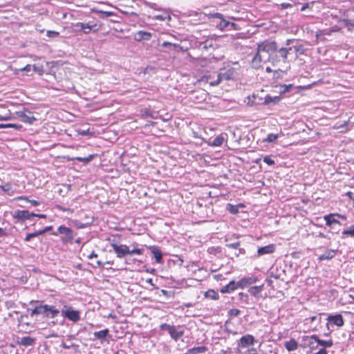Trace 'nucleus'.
Segmentation results:
<instances>
[{
    "label": "nucleus",
    "mask_w": 354,
    "mask_h": 354,
    "mask_svg": "<svg viewBox=\"0 0 354 354\" xmlns=\"http://www.w3.org/2000/svg\"><path fill=\"white\" fill-rule=\"evenodd\" d=\"M292 50V48L289 47H281L280 48H277V50L274 52V55H270L269 56L268 60L272 62V65H276L281 61L286 63L288 55Z\"/></svg>",
    "instance_id": "nucleus-1"
},
{
    "label": "nucleus",
    "mask_w": 354,
    "mask_h": 354,
    "mask_svg": "<svg viewBox=\"0 0 354 354\" xmlns=\"http://www.w3.org/2000/svg\"><path fill=\"white\" fill-rule=\"evenodd\" d=\"M160 327L161 330H166L175 341L178 340L184 335V330L180 326L162 324Z\"/></svg>",
    "instance_id": "nucleus-2"
},
{
    "label": "nucleus",
    "mask_w": 354,
    "mask_h": 354,
    "mask_svg": "<svg viewBox=\"0 0 354 354\" xmlns=\"http://www.w3.org/2000/svg\"><path fill=\"white\" fill-rule=\"evenodd\" d=\"M278 46L274 41L265 40L258 44L259 53L265 52L270 55H274L277 51Z\"/></svg>",
    "instance_id": "nucleus-3"
},
{
    "label": "nucleus",
    "mask_w": 354,
    "mask_h": 354,
    "mask_svg": "<svg viewBox=\"0 0 354 354\" xmlns=\"http://www.w3.org/2000/svg\"><path fill=\"white\" fill-rule=\"evenodd\" d=\"M235 71L234 68H230L227 71L221 72L216 75L215 81H209V84L212 86L218 85L223 80H230L234 78Z\"/></svg>",
    "instance_id": "nucleus-4"
},
{
    "label": "nucleus",
    "mask_w": 354,
    "mask_h": 354,
    "mask_svg": "<svg viewBox=\"0 0 354 354\" xmlns=\"http://www.w3.org/2000/svg\"><path fill=\"white\" fill-rule=\"evenodd\" d=\"M53 235L57 236L59 234L63 235L62 237V242L63 243H68L70 242L74 236L73 230L64 225H61L58 227L57 232H53Z\"/></svg>",
    "instance_id": "nucleus-5"
},
{
    "label": "nucleus",
    "mask_w": 354,
    "mask_h": 354,
    "mask_svg": "<svg viewBox=\"0 0 354 354\" xmlns=\"http://www.w3.org/2000/svg\"><path fill=\"white\" fill-rule=\"evenodd\" d=\"M62 315L73 322H77L80 320V312L73 309L71 307H65L61 310Z\"/></svg>",
    "instance_id": "nucleus-6"
},
{
    "label": "nucleus",
    "mask_w": 354,
    "mask_h": 354,
    "mask_svg": "<svg viewBox=\"0 0 354 354\" xmlns=\"http://www.w3.org/2000/svg\"><path fill=\"white\" fill-rule=\"evenodd\" d=\"M111 246L113 248L116 254L117 257L122 259L129 252V248L127 245H118L114 242L111 243Z\"/></svg>",
    "instance_id": "nucleus-7"
},
{
    "label": "nucleus",
    "mask_w": 354,
    "mask_h": 354,
    "mask_svg": "<svg viewBox=\"0 0 354 354\" xmlns=\"http://www.w3.org/2000/svg\"><path fill=\"white\" fill-rule=\"evenodd\" d=\"M301 342L304 347H309L310 349H316L317 348V335L303 336Z\"/></svg>",
    "instance_id": "nucleus-8"
},
{
    "label": "nucleus",
    "mask_w": 354,
    "mask_h": 354,
    "mask_svg": "<svg viewBox=\"0 0 354 354\" xmlns=\"http://www.w3.org/2000/svg\"><path fill=\"white\" fill-rule=\"evenodd\" d=\"M16 114L21 118L22 122L29 124H32L33 122L36 120L32 113L29 111H17Z\"/></svg>",
    "instance_id": "nucleus-9"
},
{
    "label": "nucleus",
    "mask_w": 354,
    "mask_h": 354,
    "mask_svg": "<svg viewBox=\"0 0 354 354\" xmlns=\"http://www.w3.org/2000/svg\"><path fill=\"white\" fill-rule=\"evenodd\" d=\"M254 343V337L251 335H245L241 337L238 343L239 347L245 348L253 345Z\"/></svg>",
    "instance_id": "nucleus-10"
},
{
    "label": "nucleus",
    "mask_w": 354,
    "mask_h": 354,
    "mask_svg": "<svg viewBox=\"0 0 354 354\" xmlns=\"http://www.w3.org/2000/svg\"><path fill=\"white\" fill-rule=\"evenodd\" d=\"M35 214L28 210H17L15 212L14 217L19 220L24 221L30 219Z\"/></svg>",
    "instance_id": "nucleus-11"
},
{
    "label": "nucleus",
    "mask_w": 354,
    "mask_h": 354,
    "mask_svg": "<svg viewBox=\"0 0 354 354\" xmlns=\"http://www.w3.org/2000/svg\"><path fill=\"white\" fill-rule=\"evenodd\" d=\"M97 26L96 24L91 25L89 24H84L78 22L75 24L77 30H82L84 33L88 34L91 31Z\"/></svg>",
    "instance_id": "nucleus-12"
},
{
    "label": "nucleus",
    "mask_w": 354,
    "mask_h": 354,
    "mask_svg": "<svg viewBox=\"0 0 354 354\" xmlns=\"http://www.w3.org/2000/svg\"><path fill=\"white\" fill-rule=\"evenodd\" d=\"M328 321L334 325L342 327L344 324L343 317L341 314H337L335 315H330L327 318Z\"/></svg>",
    "instance_id": "nucleus-13"
},
{
    "label": "nucleus",
    "mask_w": 354,
    "mask_h": 354,
    "mask_svg": "<svg viewBox=\"0 0 354 354\" xmlns=\"http://www.w3.org/2000/svg\"><path fill=\"white\" fill-rule=\"evenodd\" d=\"M238 288H240L239 285V281L236 282L235 281L232 280L229 282L226 286H223L221 289V292L222 293H230L235 290H236Z\"/></svg>",
    "instance_id": "nucleus-14"
},
{
    "label": "nucleus",
    "mask_w": 354,
    "mask_h": 354,
    "mask_svg": "<svg viewBox=\"0 0 354 354\" xmlns=\"http://www.w3.org/2000/svg\"><path fill=\"white\" fill-rule=\"evenodd\" d=\"M275 250V245L274 244H269L268 245L259 248L257 250V254L259 256H262L264 254H272Z\"/></svg>",
    "instance_id": "nucleus-15"
},
{
    "label": "nucleus",
    "mask_w": 354,
    "mask_h": 354,
    "mask_svg": "<svg viewBox=\"0 0 354 354\" xmlns=\"http://www.w3.org/2000/svg\"><path fill=\"white\" fill-rule=\"evenodd\" d=\"M167 45H170V50H174L177 52H185L187 50V48H184L180 44L171 41H164L162 43L161 46L167 47Z\"/></svg>",
    "instance_id": "nucleus-16"
},
{
    "label": "nucleus",
    "mask_w": 354,
    "mask_h": 354,
    "mask_svg": "<svg viewBox=\"0 0 354 354\" xmlns=\"http://www.w3.org/2000/svg\"><path fill=\"white\" fill-rule=\"evenodd\" d=\"M257 281V277H244L239 281V285L241 288H243L250 284L255 283Z\"/></svg>",
    "instance_id": "nucleus-17"
},
{
    "label": "nucleus",
    "mask_w": 354,
    "mask_h": 354,
    "mask_svg": "<svg viewBox=\"0 0 354 354\" xmlns=\"http://www.w3.org/2000/svg\"><path fill=\"white\" fill-rule=\"evenodd\" d=\"M337 215V213L325 215L324 216V219L326 221V225L328 226H331L333 224H340L339 221L335 218Z\"/></svg>",
    "instance_id": "nucleus-18"
},
{
    "label": "nucleus",
    "mask_w": 354,
    "mask_h": 354,
    "mask_svg": "<svg viewBox=\"0 0 354 354\" xmlns=\"http://www.w3.org/2000/svg\"><path fill=\"white\" fill-rule=\"evenodd\" d=\"M149 248L151 251V253L153 254L156 263H162V255L160 249L157 246H150Z\"/></svg>",
    "instance_id": "nucleus-19"
},
{
    "label": "nucleus",
    "mask_w": 354,
    "mask_h": 354,
    "mask_svg": "<svg viewBox=\"0 0 354 354\" xmlns=\"http://www.w3.org/2000/svg\"><path fill=\"white\" fill-rule=\"evenodd\" d=\"M336 252L337 251L335 250H331V249L326 250L324 252V254H322V255H320L318 257V260H319V261L330 260L335 256Z\"/></svg>",
    "instance_id": "nucleus-20"
},
{
    "label": "nucleus",
    "mask_w": 354,
    "mask_h": 354,
    "mask_svg": "<svg viewBox=\"0 0 354 354\" xmlns=\"http://www.w3.org/2000/svg\"><path fill=\"white\" fill-rule=\"evenodd\" d=\"M284 346L288 351H294L298 348V343L295 339L284 342Z\"/></svg>",
    "instance_id": "nucleus-21"
},
{
    "label": "nucleus",
    "mask_w": 354,
    "mask_h": 354,
    "mask_svg": "<svg viewBox=\"0 0 354 354\" xmlns=\"http://www.w3.org/2000/svg\"><path fill=\"white\" fill-rule=\"evenodd\" d=\"M262 62H263L262 56L260 54V53H259V50H257V53H256V55H254V57H253V59L252 60V67L256 69L260 68L261 64Z\"/></svg>",
    "instance_id": "nucleus-22"
},
{
    "label": "nucleus",
    "mask_w": 354,
    "mask_h": 354,
    "mask_svg": "<svg viewBox=\"0 0 354 354\" xmlns=\"http://www.w3.org/2000/svg\"><path fill=\"white\" fill-rule=\"evenodd\" d=\"M151 37H152V34L151 32L143 31V30H140L137 32L136 39L138 41H140V40L148 41L151 38Z\"/></svg>",
    "instance_id": "nucleus-23"
},
{
    "label": "nucleus",
    "mask_w": 354,
    "mask_h": 354,
    "mask_svg": "<svg viewBox=\"0 0 354 354\" xmlns=\"http://www.w3.org/2000/svg\"><path fill=\"white\" fill-rule=\"evenodd\" d=\"M35 342V339L30 336H26L21 338L19 344L24 346H32Z\"/></svg>",
    "instance_id": "nucleus-24"
},
{
    "label": "nucleus",
    "mask_w": 354,
    "mask_h": 354,
    "mask_svg": "<svg viewBox=\"0 0 354 354\" xmlns=\"http://www.w3.org/2000/svg\"><path fill=\"white\" fill-rule=\"evenodd\" d=\"M59 310L57 308H56L54 306H50L46 317L49 318H55L59 315Z\"/></svg>",
    "instance_id": "nucleus-25"
},
{
    "label": "nucleus",
    "mask_w": 354,
    "mask_h": 354,
    "mask_svg": "<svg viewBox=\"0 0 354 354\" xmlns=\"http://www.w3.org/2000/svg\"><path fill=\"white\" fill-rule=\"evenodd\" d=\"M352 126H350V123L348 121L344 122L342 124H336L333 127L334 129L340 130V132H346Z\"/></svg>",
    "instance_id": "nucleus-26"
},
{
    "label": "nucleus",
    "mask_w": 354,
    "mask_h": 354,
    "mask_svg": "<svg viewBox=\"0 0 354 354\" xmlns=\"http://www.w3.org/2000/svg\"><path fill=\"white\" fill-rule=\"evenodd\" d=\"M317 346L320 345V346H323L322 348H325V349H326V348H330L333 345V342L332 339L323 340V339H319L317 336Z\"/></svg>",
    "instance_id": "nucleus-27"
},
{
    "label": "nucleus",
    "mask_w": 354,
    "mask_h": 354,
    "mask_svg": "<svg viewBox=\"0 0 354 354\" xmlns=\"http://www.w3.org/2000/svg\"><path fill=\"white\" fill-rule=\"evenodd\" d=\"M205 297L213 300H218L219 299V295L214 290L209 289L205 292Z\"/></svg>",
    "instance_id": "nucleus-28"
},
{
    "label": "nucleus",
    "mask_w": 354,
    "mask_h": 354,
    "mask_svg": "<svg viewBox=\"0 0 354 354\" xmlns=\"http://www.w3.org/2000/svg\"><path fill=\"white\" fill-rule=\"evenodd\" d=\"M109 333V330L108 328H106L100 331L94 332L93 336L95 339H102L106 337Z\"/></svg>",
    "instance_id": "nucleus-29"
},
{
    "label": "nucleus",
    "mask_w": 354,
    "mask_h": 354,
    "mask_svg": "<svg viewBox=\"0 0 354 354\" xmlns=\"http://www.w3.org/2000/svg\"><path fill=\"white\" fill-rule=\"evenodd\" d=\"M95 156H96L95 154H90L87 157H84V158H82V157H75V158H71V160H77V161H80V162H82L84 164H88L89 162H91L95 157Z\"/></svg>",
    "instance_id": "nucleus-30"
},
{
    "label": "nucleus",
    "mask_w": 354,
    "mask_h": 354,
    "mask_svg": "<svg viewBox=\"0 0 354 354\" xmlns=\"http://www.w3.org/2000/svg\"><path fill=\"white\" fill-rule=\"evenodd\" d=\"M207 351V348L206 346H197L190 348L189 350V353L191 354H196V353H203Z\"/></svg>",
    "instance_id": "nucleus-31"
},
{
    "label": "nucleus",
    "mask_w": 354,
    "mask_h": 354,
    "mask_svg": "<svg viewBox=\"0 0 354 354\" xmlns=\"http://www.w3.org/2000/svg\"><path fill=\"white\" fill-rule=\"evenodd\" d=\"M224 141V138L222 136H216L214 140L209 143V145L212 147H220L222 145Z\"/></svg>",
    "instance_id": "nucleus-32"
},
{
    "label": "nucleus",
    "mask_w": 354,
    "mask_h": 354,
    "mask_svg": "<svg viewBox=\"0 0 354 354\" xmlns=\"http://www.w3.org/2000/svg\"><path fill=\"white\" fill-rule=\"evenodd\" d=\"M263 289V285L262 286H252L249 289V292L251 295H252L254 297H258L260 292H261Z\"/></svg>",
    "instance_id": "nucleus-33"
},
{
    "label": "nucleus",
    "mask_w": 354,
    "mask_h": 354,
    "mask_svg": "<svg viewBox=\"0 0 354 354\" xmlns=\"http://www.w3.org/2000/svg\"><path fill=\"white\" fill-rule=\"evenodd\" d=\"M229 25H230V21L225 20V18L223 17V19L221 20L220 23L216 25V28L218 30L223 31L225 28H227L229 26Z\"/></svg>",
    "instance_id": "nucleus-34"
},
{
    "label": "nucleus",
    "mask_w": 354,
    "mask_h": 354,
    "mask_svg": "<svg viewBox=\"0 0 354 354\" xmlns=\"http://www.w3.org/2000/svg\"><path fill=\"white\" fill-rule=\"evenodd\" d=\"M279 138V134L269 133L267 137L263 139L264 142L270 143L274 142Z\"/></svg>",
    "instance_id": "nucleus-35"
},
{
    "label": "nucleus",
    "mask_w": 354,
    "mask_h": 354,
    "mask_svg": "<svg viewBox=\"0 0 354 354\" xmlns=\"http://www.w3.org/2000/svg\"><path fill=\"white\" fill-rule=\"evenodd\" d=\"M153 19H155V20H159V21H165V20H168V21H170L171 20V17L169 14H164V15H156L153 17Z\"/></svg>",
    "instance_id": "nucleus-36"
},
{
    "label": "nucleus",
    "mask_w": 354,
    "mask_h": 354,
    "mask_svg": "<svg viewBox=\"0 0 354 354\" xmlns=\"http://www.w3.org/2000/svg\"><path fill=\"white\" fill-rule=\"evenodd\" d=\"M290 48H292V50H294L295 52V53H296L295 58L298 57L297 53L303 54L304 52V48L302 45L290 46Z\"/></svg>",
    "instance_id": "nucleus-37"
},
{
    "label": "nucleus",
    "mask_w": 354,
    "mask_h": 354,
    "mask_svg": "<svg viewBox=\"0 0 354 354\" xmlns=\"http://www.w3.org/2000/svg\"><path fill=\"white\" fill-rule=\"evenodd\" d=\"M16 200L17 201H20V200H25V201H27L28 202H30L31 203V205L32 206H37L39 205V203L37 201H35V200H29L28 198V197L25 196H19L16 198Z\"/></svg>",
    "instance_id": "nucleus-38"
},
{
    "label": "nucleus",
    "mask_w": 354,
    "mask_h": 354,
    "mask_svg": "<svg viewBox=\"0 0 354 354\" xmlns=\"http://www.w3.org/2000/svg\"><path fill=\"white\" fill-rule=\"evenodd\" d=\"M227 209L232 214H236L239 212V206L228 203L227 205Z\"/></svg>",
    "instance_id": "nucleus-39"
},
{
    "label": "nucleus",
    "mask_w": 354,
    "mask_h": 354,
    "mask_svg": "<svg viewBox=\"0 0 354 354\" xmlns=\"http://www.w3.org/2000/svg\"><path fill=\"white\" fill-rule=\"evenodd\" d=\"M342 234L354 237V225L350 226L347 230H344Z\"/></svg>",
    "instance_id": "nucleus-40"
},
{
    "label": "nucleus",
    "mask_w": 354,
    "mask_h": 354,
    "mask_svg": "<svg viewBox=\"0 0 354 354\" xmlns=\"http://www.w3.org/2000/svg\"><path fill=\"white\" fill-rule=\"evenodd\" d=\"M263 162L268 165H274L275 164V161L272 158V156H266L263 157Z\"/></svg>",
    "instance_id": "nucleus-41"
},
{
    "label": "nucleus",
    "mask_w": 354,
    "mask_h": 354,
    "mask_svg": "<svg viewBox=\"0 0 354 354\" xmlns=\"http://www.w3.org/2000/svg\"><path fill=\"white\" fill-rule=\"evenodd\" d=\"M1 188L2 189L3 191L8 193L9 194H12L13 193L12 186L9 184H6L4 185H1Z\"/></svg>",
    "instance_id": "nucleus-42"
},
{
    "label": "nucleus",
    "mask_w": 354,
    "mask_h": 354,
    "mask_svg": "<svg viewBox=\"0 0 354 354\" xmlns=\"http://www.w3.org/2000/svg\"><path fill=\"white\" fill-rule=\"evenodd\" d=\"M239 299L241 301L248 304V295L244 292H240L239 294Z\"/></svg>",
    "instance_id": "nucleus-43"
},
{
    "label": "nucleus",
    "mask_w": 354,
    "mask_h": 354,
    "mask_svg": "<svg viewBox=\"0 0 354 354\" xmlns=\"http://www.w3.org/2000/svg\"><path fill=\"white\" fill-rule=\"evenodd\" d=\"M46 35L50 38H55L59 35V32L55 30H47Z\"/></svg>",
    "instance_id": "nucleus-44"
},
{
    "label": "nucleus",
    "mask_w": 354,
    "mask_h": 354,
    "mask_svg": "<svg viewBox=\"0 0 354 354\" xmlns=\"http://www.w3.org/2000/svg\"><path fill=\"white\" fill-rule=\"evenodd\" d=\"M241 311L236 308H232L228 311V315L230 317H236L240 314Z\"/></svg>",
    "instance_id": "nucleus-45"
},
{
    "label": "nucleus",
    "mask_w": 354,
    "mask_h": 354,
    "mask_svg": "<svg viewBox=\"0 0 354 354\" xmlns=\"http://www.w3.org/2000/svg\"><path fill=\"white\" fill-rule=\"evenodd\" d=\"M49 306H50V305H47V304L40 305L39 310H41V315H44V316H46Z\"/></svg>",
    "instance_id": "nucleus-46"
},
{
    "label": "nucleus",
    "mask_w": 354,
    "mask_h": 354,
    "mask_svg": "<svg viewBox=\"0 0 354 354\" xmlns=\"http://www.w3.org/2000/svg\"><path fill=\"white\" fill-rule=\"evenodd\" d=\"M143 252L144 250L142 249H139V248H135V249H133V250H129V252H128V254H143Z\"/></svg>",
    "instance_id": "nucleus-47"
},
{
    "label": "nucleus",
    "mask_w": 354,
    "mask_h": 354,
    "mask_svg": "<svg viewBox=\"0 0 354 354\" xmlns=\"http://www.w3.org/2000/svg\"><path fill=\"white\" fill-rule=\"evenodd\" d=\"M7 125L8 126V128H14L15 129L18 131L21 130L23 128L22 125L19 124L8 123L7 124Z\"/></svg>",
    "instance_id": "nucleus-48"
},
{
    "label": "nucleus",
    "mask_w": 354,
    "mask_h": 354,
    "mask_svg": "<svg viewBox=\"0 0 354 354\" xmlns=\"http://www.w3.org/2000/svg\"><path fill=\"white\" fill-rule=\"evenodd\" d=\"M57 209L62 211V212H70V213H73V209H70V208H67V207H63V206H61V205H57Z\"/></svg>",
    "instance_id": "nucleus-49"
},
{
    "label": "nucleus",
    "mask_w": 354,
    "mask_h": 354,
    "mask_svg": "<svg viewBox=\"0 0 354 354\" xmlns=\"http://www.w3.org/2000/svg\"><path fill=\"white\" fill-rule=\"evenodd\" d=\"M209 17H211V18H217V19H219L220 20H221V19H223L224 16L221 13L215 12V13H213V14H210L209 15Z\"/></svg>",
    "instance_id": "nucleus-50"
},
{
    "label": "nucleus",
    "mask_w": 354,
    "mask_h": 354,
    "mask_svg": "<svg viewBox=\"0 0 354 354\" xmlns=\"http://www.w3.org/2000/svg\"><path fill=\"white\" fill-rule=\"evenodd\" d=\"M12 119V115L10 113L6 114L4 115H0V121H7Z\"/></svg>",
    "instance_id": "nucleus-51"
},
{
    "label": "nucleus",
    "mask_w": 354,
    "mask_h": 354,
    "mask_svg": "<svg viewBox=\"0 0 354 354\" xmlns=\"http://www.w3.org/2000/svg\"><path fill=\"white\" fill-rule=\"evenodd\" d=\"M226 246L229 248H234V249H238L240 246V243L239 242H235V243H229V244H227Z\"/></svg>",
    "instance_id": "nucleus-52"
},
{
    "label": "nucleus",
    "mask_w": 354,
    "mask_h": 354,
    "mask_svg": "<svg viewBox=\"0 0 354 354\" xmlns=\"http://www.w3.org/2000/svg\"><path fill=\"white\" fill-rule=\"evenodd\" d=\"M31 316L34 315H41V310H39V306H36L34 309L31 310Z\"/></svg>",
    "instance_id": "nucleus-53"
},
{
    "label": "nucleus",
    "mask_w": 354,
    "mask_h": 354,
    "mask_svg": "<svg viewBox=\"0 0 354 354\" xmlns=\"http://www.w3.org/2000/svg\"><path fill=\"white\" fill-rule=\"evenodd\" d=\"M344 24L346 26L354 27V19L344 20Z\"/></svg>",
    "instance_id": "nucleus-54"
},
{
    "label": "nucleus",
    "mask_w": 354,
    "mask_h": 354,
    "mask_svg": "<svg viewBox=\"0 0 354 354\" xmlns=\"http://www.w3.org/2000/svg\"><path fill=\"white\" fill-rule=\"evenodd\" d=\"M203 80H205V81L209 84V81H215L216 78H213L212 75H209L203 76Z\"/></svg>",
    "instance_id": "nucleus-55"
},
{
    "label": "nucleus",
    "mask_w": 354,
    "mask_h": 354,
    "mask_svg": "<svg viewBox=\"0 0 354 354\" xmlns=\"http://www.w3.org/2000/svg\"><path fill=\"white\" fill-rule=\"evenodd\" d=\"M73 223L79 229L84 228L86 227L85 224L80 223L77 221H74Z\"/></svg>",
    "instance_id": "nucleus-56"
},
{
    "label": "nucleus",
    "mask_w": 354,
    "mask_h": 354,
    "mask_svg": "<svg viewBox=\"0 0 354 354\" xmlns=\"http://www.w3.org/2000/svg\"><path fill=\"white\" fill-rule=\"evenodd\" d=\"M272 101H273L272 97H270V96H269V95H267V96L265 97L264 103H265L266 104H267L270 103V102H272Z\"/></svg>",
    "instance_id": "nucleus-57"
},
{
    "label": "nucleus",
    "mask_w": 354,
    "mask_h": 354,
    "mask_svg": "<svg viewBox=\"0 0 354 354\" xmlns=\"http://www.w3.org/2000/svg\"><path fill=\"white\" fill-rule=\"evenodd\" d=\"M31 234L32 235V238H34V237H37L38 236L42 235L43 232H42V231L41 230L36 231V232H35L33 233H31Z\"/></svg>",
    "instance_id": "nucleus-58"
},
{
    "label": "nucleus",
    "mask_w": 354,
    "mask_h": 354,
    "mask_svg": "<svg viewBox=\"0 0 354 354\" xmlns=\"http://www.w3.org/2000/svg\"><path fill=\"white\" fill-rule=\"evenodd\" d=\"M78 133L82 136H87L90 133V132L88 130H82V131H79Z\"/></svg>",
    "instance_id": "nucleus-59"
},
{
    "label": "nucleus",
    "mask_w": 354,
    "mask_h": 354,
    "mask_svg": "<svg viewBox=\"0 0 354 354\" xmlns=\"http://www.w3.org/2000/svg\"><path fill=\"white\" fill-rule=\"evenodd\" d=\"M97 254L95 253L94 251H93L88 256V259H92L93 258H97Z\"/></svg>",
    "instance_id": "nucleus-60"
},
{
    "label": "nucleus",
    "mask_w": 354,
    "mask_h": 354,
    "mask_svg": "<svg viewBox=\"0 0 354 354\" xmlns=\"http://www.w3.org/2000/svg\"><path fill=\"white\" fill-rule=\"evenodd\" d=\"M314 354H328V352L325 348H321L319 351L315 353Z\"/></svg>",
    "instance_id": "nucleus-61"
},
{
    "label": "nucleus",
    "mask_w": 354,
    "mask_h": 354,
    "mask_svg": "<svg viewBox=\"0 0 354 354\" xmlns=\"http://www.w3.org/2000/svg\"><path fill=\"white\" fill-rule=\"evenodd\" d=\"M31 68H32V66H31V65H30V64H28V65H26L25 67H24V68L21 69V71L28 72V71H30L31 70Z\"/></svg>",
    "instance_id": "nucleus-62"
},
{
    "label": "nucleus",
    "mask_w": 354,
    "mask_h": 354,
    "mask_svg": "<svg viewBox=\"0 0 354 354\" xmlns=\"http://www.w3.org/2000/svg\"><path fill=\"white\" fill-rule=\"evenodd\" d=\"M53 229V226H47L44 229L41 230L43 234L46 232L50 231Z\"/></svg>",
    "instance_id": "nucleus-63"
},
{
    "label": "nucleus",
    "mask_w": 354,
    "mask_h": 354,
    "mask_svg": "<svg viewBox=\"0 0 354 354\" xmlns=\"http://www.w3.org/2000/svg\"><path fill=\"white\" fill-rule=\"evenodd\" d=\"M229 26H231V28L234 29V30H238L239 29L237 24H236L235 23H233V22H230Z\"/></svg>",
    "instance_id": "nucleus-64"
}]
</instances>
